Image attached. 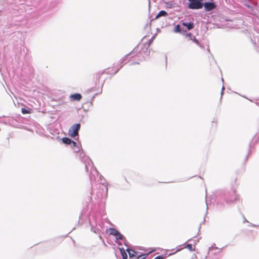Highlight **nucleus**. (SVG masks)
Returning a JSON list of instances; mask_svg holds the SVG:
<instances>
[{"label":"nucleus","instance_id":"f257e3e1","mask_svg":"<svg viewBox=\"0 0 259 259\" xmlns=\"http://www.w3.org/2000/svg\"><path fill=\"white\" fill-rule=\"evenodd\" d=\"M188 8L190 9H200L202 8V0H188Z\"/></svg>","mask_w":259,"mask_h":259},{"label":"nucleus","instance_id":"f03ea898","mask_svg":"<svg viewBox=\"0 0 259 259\" xmlns=\"http://www.w3.org/2000/svg\"><path fill=\"white\" fill-rule=\"evenodd\" d=\"M80 128L79 123H75L73 124L68 131L69 135L72 138L75 137L78 134V131Z\"/></svg>","mask_w":259,"mask_h":259},{"label":"nucleus","instance_id":"7ed1b4c3","mask_svg":"<svg viewBox=\"0 0 259 259\" xmlns=\"http://www.w3.org/2000/svg\"><path fill=\"white\" fill-rule=\"evenodd\" d=\"M203 5L206 11H210L215 8V4L211 2H205Z\"/></svg>","mask_w":259,"mask_h":259},{"label":"nucleus","instance_id":"20e7f679","mask_svg":"<svg viewBox=\"0 0 259 259\" xmlns=\"http://www.w3.org/2000/svg\"><path fill=\"white\" fill-rule=\"evenodd\" d=\"M181 24L183 26L187 27L188 30H191L194 27V24L192 22H187L182 21L181 22Z\"/></svg>","mask_w":259,"mask_h":259},{"label":"nucleus","instance_id":"39448f33","mask_svg":"<svg viewBox=\"0 0 259 259\" xmlns=\"http://www.w3.org/2000/svg\"><path fill=\"white\" fill-rule=\"evenodd\" d=\"M236 199H237V195L236 194L235 191H233L232 192V195L231 196V198L230 199L229 198H227L226 201L227 203H230L233 202L235 200H236Z\"/></svg>","mask_w":259,"mask_h":259},{"label":"nucleus","instance_id":"423d86ee","mask_svg":"<svg viewBox=\"0 0 259 259\" xmlns=\"http://www.w3.org/2000/svg\"><path fill=\"white\" fill-rule=\"evenodd\" d=\"M133 54V53H132V52H131L130 54H127V55H126L125 56H124L122 59H121L120 60V62H119L120 64V67H119V69H118L117 70H116V71L114 72V74H116V73L118 72V70H119L121 68H122V66H123V65H124L123 62L126 60V58L128 57V56H130V55H131V54Z\"/></svg>","mask_w":259,"mask_h":259},{"label":"nucleus","instance_id":"0eeeda50","mask_svg":"<svg viewBox=\"0 0 259 259\" xmlns=\"http://www.w3.org/2000/svg\"><path fill=\"white\" fill-rule=\"evenodd\" d=\"M95 175H97V177L99 176L98 172L97 171L96 168L94 167H92L91 168V175H90V179L91 181H92L93 176H95Z\"/></svg>","mask_w":259,"mask_h":259},{"label":"nucleus","instance_id":"6e6552de","mask_svg":"<svg viewBox=\"0 0 259 259\" xmlns=\"http://www.w3.org/2000/svg\"><path fill=\"white\" fill-rule=\"evenodd\" d=\"M70 98L72 100L79 101L81 98V96L79 94H75L71 95Z\"/></svg>","mask_w":259,"mask_h":259},{"label":"nucleus","instance_id":"1a4fd4ad","mask_svg":"<svg viewBox=\"0 0 259 259\" xmlns=\"http://www.w3.org/2000/svg\"><path fill=\"white\" fill-rule=\"evenodd\" d=\"M116 239H120L122 240L124 242V244L126 245V239L125 237L120 234L119 232L117 233V235L115 236Z\"/></svg>","mask_w":259,"mask_h":259},{"label":"nucleus","instance_id":"9d476101","mask_svg":"<svg viewBox=\"0 0 259 259\" xmlns=\"http://www.w3.org/2000/svg\"><path fill=\"white\" fill-rule=\"evenodd\" d=\"M167 15V13L166 11L162 10L160 11L156 16V18H158L161 16H166Z\"/></svg>","mask_w":259,"mask_h":259},{"label":"nucleus","instance_id":"9b49d317","mask_svg":"<svg viewBox=\"0 0 259 259\" xmlns=\"http://www.w3.org/2000/svg\"><path fill=\"white\" fill-rule=\"evenodd\" d=\"M62 141L63 143L67 145L71 144L72 143V140L66 137L62 139Z\"/></svg>","mask_w":259,"mask_h":259},{"label":"nucleus","instance_id":"f8f14e48","mask_svg":"<svg viewBox=\"0 0 259 259\" xmlns=\"http://www.w3.org/2000/svg\"><path fill=\"white\" fill-rule=\"evenodd\" d=\"M71 144H72V147H74V151L75 152H78L79 151V147L77 146V143L75 142L72 141Z\"/></svg>","mask_w":259,"mask_h":259},{"label":"nucleus","instance_id":"ddd939ff","mask_svg":"<svg viewBox=\"0 0 259 259\" xmlns=\"http://www.w3.org/2000/svg\"><path fill=\"white\" fill-rule=\"evenodd\" d=\"M126 250H127V251L128 253L129 256H130V258L133 257H134L135 256V254L136 253V252L135 251H134V250H133L132 249H130L129 248H127L126 249Z\"/></svg>","mask_w":259,"mask_h":259},{"label":"nucleus","instance_id":"4468645a","mask_svg":"<svg viewBox=\"0 0 259 259\" xmlns=\"http://www.w3.org/2000/svg\"><path fill=\"white\" fill-rule=\"evenodd\" d=\"M121 254L122 256L123 259H127V255L126 253L125 252L124 249L123 248H120V249Z\"/></svg>","mask_w":259,"mask_h":259},{"label":"nucleus","instance_id":"2eb2a0df","mask_svg":"<svg viewBox=\"0 0 259 259\" xmlns=\"http://www.w3.org/2000/svg\"><path fill=\"white\" fill-rule=\"evenodd\" d=\"M109 230L110 234L115 236L117 235V233L118 232V231L114 228H110Z\"/></svg>","mask_w":259,"mask_h":259},{"label":"nucleus","instance_id":"dca6fc26","mask_svg":"<svg viewBox=\"0 0 259 259\" xmlns=\"http://www.w3.org/2000/svg\"><path fill=\"white\" fill-rule=\"evenodd\" d=\"M91 231L96 234H100V230L99 228L92 227Z\"/></svg>","mask_w":259,"mask_h":259},{"label":"nucleus","instance_id":"f3484780","mask_svg":"<svg viewBox=\"0 0 259 259\" xmlns=\"http://www.w3.org/2000/svg\"><path fill=\"white\" fill-rule=\"evenodd\" d=\"M175 32L176 33H178V32H181V28H180V26L179 25H177L175 28V30H174Z\"/></svg>","mask_w":259,"mask_h":259},{"label":"nucleus","instance_id":"a211bd4d","mask_svg":"<svg viewBox=\"0 0 259 259\" xmlns=\"http://www.w3.org/2000/svg\"><path fill=\"white\" fill-rule=\"evenodd\" d=\"M186 36L187 37H189V39L190 40H193V37H195L194 36H193L192 35V34L191 33H186Z\"/></svg>","mask_w":259,"mask_h":259},{"label":"nucleus","instance_id":"6ab92c4d","mask_svg":"<svg viewBox=\"0 0 259 259\" xmlns=\"http://www.w3.org/2000/svg\"><path fill=\"white\" fill-rule=\"evenodd\" d=\"M147 256V254H143L141 255H139L137 256V259H144Z\"/></svg>","mask_w":259,"mask_h":259},{"label":"nucleus","instance_id":"aec40b11","mask_svg":"<svg viewBox=\"0 0 259 259\" xmlns=\"http://www.w3.org/2000/svg\"><path fill=\"white\" fill-rule=\"evenodd\" d=\"M186 247L191 251L194 250V249L192 247V245L190 244H188L186 246Z\"/></svg>","mask_w":259,"mask_h":259},{"label":"nucleus","instance_id":"412c9836","mask_svg":"<svg viewBox=\"0 0 259 259\" xmlns=\"http://www.w3.org/2000/svg\"><path fill=\"white\" fill-rule=\"evenodd\" d=\"M101 187H102V190L104 191V192L105 193H107V190H108L107 188L105 186H104L103 185H101Z\"/></svg>","mask_w":259,"mask_h":259},{"label":"nucleus","instance_id":"4be33fe9","mask_svg":"<svg viewBox=\"0 0 259 259\" xmlns=\"http://www.w3.org/2000/svg\"><path fill=\"white\" fill-rule=\"evenodd\" d=\"M192 41L194 42L195 44H196L197 45L199 46L200 47H201L198 40L195 37L193 38Z\"/></svg>","mask_w":259,"mask_h":259},{"label":"nucleus","instance_id":"5701e85b","mask_svg":"<svg viewBox=\"0 0 259 259\" xmlns=\"http://www.w3.org/2000/svg\"><path fill=\"white\" fill-rule=\"evenodd\" d=\"M21 111L23 114H27L29 113V111L27 109L23 108H22Z\"/></svg>","mask_w":259,"mask_h":259},{"label":"nucleus","instance_id":"b1692460","mask_svg":"<svg viewBox=\"0 0 259 259\" xmlns=\"http://www.w3.org/2000/svg\"><path fill=\"white\" fill-rule=\"evenodd\" d=\"M154 259H163L162 256L159 255L155 257Z\"/></svg>","mask_w":259,"mask_h":259},{"label":"nucleus","instance_id":"393cba45","mask_svg":"<svg viewBox=\"0 0 259 259\" xmlns=\"http://www.w3.org/2000/svg\"><path fill=\"white\" fill-rule=\"evenodd\" d=\"M90 164L92 165L93 162L91 161V160L90 159H89L88 165H90Z\"/></svg>","mask_w":259,"mask_h":259},{"label":"nucleus","instance_id":"a878e982","mask_svg":"<svg viewBox=\"0 0 259 259\" xmlns=\"http://www.w3.org/2000/svg\"><path fill=\"white\" fill-rule=\"evenodd\" d=\"M85 169H86V170L88 171L89 168H88V166L87 165V164H85Z\"/></svg>","mask_w":259,"mask_h":259},{"label":"nucleus","instance_id":"bb28decb","mask_svg":"<svg viewBox=\"0 0 259 259\" xmlns=\"http://www.w3.org/2000/svg\"><path fill=\"white\" fill-rule=\"evenodd\" d=\"M154 37H152L151 38V39H150V43H151V42H152V41L154 39Z\"/></svg>","mask_w":259,"mask_h":259},{"label":"nucleus","instance_id":"cd10ccee","mask_svg":"<svg viewBox=\"0 0 259 259\" xmlns=\"http://www.w3.org/2000/svg\"><path fill=\"white\" fill-rule=\"evenodd\" d=\"M224 89H225L224 87H223V88H222V92H221V94H222V95L223 94V90H224Z\"/></svg>","mask_w":259,"mask_h":259},{"label":"nucleus","instance_id":"c85d7f7f","mask_svg":"<svg viewBox=\"0 0 259 259\" xmlns=\"http://www.w3.org/2000/svg\"><path fill=\"white\" fill-rule=\"evenodd\" d=\"M136 63H137L136 62H133V63H132V65H134V64H135Z\"/></svg>","mask_w":259,"mask_h":259},{"label":"nucleus","instance_id":"c756f323","mask_svg":"<svg viewBox=\"0 0 259 259\" xmlns=\"http://www.w3.org/2000/svg\"><path fill=\"white\" fill-rule=\"evenodd\" d=\"M99 237H100V238L101 239H102V237H101V236H99Z\"/></svg>","mask_w":259,"mask_h":259}]
</instances>
